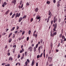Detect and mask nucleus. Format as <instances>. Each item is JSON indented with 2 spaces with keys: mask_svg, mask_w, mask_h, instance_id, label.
<instances>
[{
  "mask_svg": "<svg viewBox=\"0 0 66 66\" xmlns=\"http://www.w3.org/2000/svg\"><path fill=\"white\" fill-rule=\"evenodd\" d=\"M53 26L54 27L53 30L54 31H55V29H56V27H57V24L56 23L55 25V24H53Z\"/></svg>",
  "mask_w": 66,
  "mask_h": 66,
  "instance_id": "1",
  "label": "nucleus"
},
{
  "mask_svg": "<svg viewBox=\"0 0 66 66\" xmlns=\"http://www.w3.org/2000/svg\"><path fill=\"white\" fill-rule=\"evenodd\" d=\"M51 36H54L55 35H56V32H54L52 34L51 33Z\"/></svg>",
  "mask_w": 66,
  "mask_h": 66,
  "instance_id": "2",
  "label": "nucleus"
},
{
  "mask_svg": "<svg viewBox=\"0 0 66 66\" xmlns=\"http://www.w3.org/2000/svg\"><path fill=\"white\" fill-rule=\"evenodd\" d=\"M20 16V13L18 14V13H16L15 16V18H17V17H19Z\"/></svg>",
  "mask_w": 66,
  "mask_h": 66,
  "instance_id": "3",
  "label": "nucleus"
},
{
  "mask_svg": "<svg viewBox=\"0 0 66 66\" xmlns=\"http://www.w3.org/2000/svg\"><path fill=\"white\" fill-rule=\"evenodd\" d=\"M57 19L55 18V17H54V22L55 23V22H57Z\"/></svg>",
  "mask_w": 66,
  "mask_h": 66,
  "instance_id": "4",
  "label": "nucleus"
},
{
  "mask_svg": "<svg viewBox=\"0 0 66 66\" xmlns=\"http://www.w3.org/2000/svg\"><path fill=\"white\" fill-rule=\"evenodd\" d=\"M33 49V48L31 46L29 48H28V50H29V51H30V52H31L32 51V50Z\"/></svg>",
  "mask_w": 66,
  "mask_h": 66,
  "instance_id": "5",
  "label": "nucleus"
},
{
  "mask_svg": "<svg viewBox=\"0 0 66 66\" xmlns=\"http://www.w3.org/2000/svg\"><path fill=\"white\" fill-rule=\"evenodd\" d=\"M35 11L36 12H37L38 11V9L37 8H36V9H35Z\"/></svg>",
  "mask_w": 66,
  "mask_h": 66,
  "instance_id": "6",
  "label": "nucleus"
},
{
  "mask_svg": "<svg viewBox=\"0 0 66 66\" xmlns=\"http://www.w3.org/2000/svg\"><path fill=\"white\" fill-rule=\"evenodd\" d=\"M34 52H35L36 51V47H34Z\"/></svg>",
  "mask_w": 66,
  "mask_h": 66,
  "instance_id": "7",
  "label": "nucleus"
},
{
  "mask_svg": "<svg viewBox=\"0 0 66 66\" xmlns=\"http://www.w3.org/2000/svg\"><path fill=\"white\" fill-rule=\"evenodd\" d=\"M22 20V18L21 17L19 19V22H20Z\"/></svg>",
  "mask_w": 66,
  "mask_h": 66,
  "instance_id": "8",
  "label": "nucleus"
},
{
  "mask_svg": "<svg viewBox=\"0 0 66 66\" xmlns=\"http://www.w3.org/2000/svg\"><path fill=\"white\" fill-rule=\"evenodd\" d=\"M15 27H13L12 29L11 30V31H14V29H15Z\"/></svg>",
  "mask_w": 66,
  "mask_h": 66,
  "instance_id": "9",
  "label": "nucleus"
},
{
  "mask_svg": "<svg viewBox=\"0 0 66 66\" xmlns=\"http://www.w3.org/2000/svg\"><path fill=\"white\" fill-rule=\"evenodd\" d=\"M16 2V0H13L12 2V3H15Z\"/></svg>",
  "mask_w": 66,
  "mask_h": 66,
  "instance_id": "10",
  "label": "nucleus"
},
{
  "mask_svg": "<svg viewBox=\"0 0 66 66\" xmlns=\"http://www.w3.org/2000/svg\"><path fill=\"white\" fill-rule=\"evenodd\" d=\"M10 11L9 10H8L6 12H5V14H6V15H7V14L8 13H9V11Z\"/></svg>",
  "mask_w": 66,
  "mask_h": 66,
  "instance_id": "11",
  "label": "nucleus"
},
{
  "mask_svg": "<svg viewBox=\"0 0 66 66\" xmlns=\"http://www.w3.org/2000/svg\"><path fill=\"white\" fill-rule=\"evenodd\" d=\"M15 15H16V14L15 13H14L12 15V18H14V16H15Z\"/></svg>",
  "mask_w": 66,
  "mask_h": 66,
  "instance_id": "12",
  "label": "nucleus"
},
{
  "mask_svg": "<svg viewBox=\"0 0 66 66\" xmlns=\"http://www.w3.org/2000/svg\"><path fill=\"white\" fill-rule=\"evenodd\" d=\"M11 42H12V39H9V43H11Z\"/></svg>",
  "mask_w": 66,
  "mask_h": 66,
  "instance_id": "13",
  "label": "nucleus"
},
{
  "mask_svg": "<svg viewBox=\"0 0 66 66\" xmlns=\"http://www.w3.org/2000/svg\"><path fill=\"white\" fill-rule=\"evenodd\" d=\"M31 66H33L34 65V61H32V63H31Z\"/></svg>",
  "mask_w": 66,
  "mask_h": 66,
  "instance_id": "14",
  "label": "nucleus"
},
{
  "mask_svg": "<svg viewBox=\"0 0 66 66\" xmlns=\"http://www.w3.org/2000/svg\"><path fill=\"white\" fill-rule=\"evenodd\" d=\"M28 63V62L26 61L25 62V65L26 66H27Z\"/></svg>",
  "mask_w": 66,
  "mask_h": 66,
  "instance_id": "15",
  "label": "nucleus"
},
{
  "mask_svg": "<svg viewBox=\"0 0 66 66\" xmlns=\"http://www.w3.org/2000/svg\"><path fill=\"white\" fill-rule=\"evenodd\" d=\"M9 60L10 61V60H11V61H12L13 60V58H12L10 57L9 59Z\"/></svg>",
  "mask_w": 66,
  "mask_h": 66,
  "instance_id": "16",
  "label": "nucleus"
},
{
  "mask_svg": "<svg viewBox=\"0 0 66 66\" xmlns=\"http://www.w3.org/2000/svg\"><path fill=\"white\" fill-rule=\"evenodd\" d=\"M36 18L37 19H39V18H40V16H37Z\"/></svg>",
  "mask_w": 66,
  "mask_h": 66,
  "instance_id": "17",
  "label": "nucleus"
},
{
  "mask_svg": "<svg viewBox=\"0 0 66 66\" xmlns=\"http://www.w3.org/2000/svg\"><path fill=\"white\" fill-rule=\"evenodd\" d=\"M49 12V14H48V15H50L51 14V13L50 12V10H49L48 11Z\"/></svg>",
  "mask_w": 66,
  "mask_h": 66,
  "instance_id": "18",
  "label": "nucleus"
},
{
  "mask_svg": "<svg viewBox=\"0 0 66 66\" xmlns=\"http://www.w3.org/2000/svg\"><path fill=\"white\" fill-rule=\"evenodd\" d=\"M27 17L26 15H24L23 17V19H24V18H25L26 17Z\"/></svg>",
  "mask_w": 66,
  "mask_h": 66,
  "instance_id": "19",
  "label": "nucleus"
},
{
  "mask_svg": "<svg viewBox=\"0 0 66 66\" xmlns=\"http://www.w3.org/2000/svg\"><path fill=\"white\" fill-rule=\"evenodd\" d=\"M51 16H52V15L51 14L48 18V19H49V18H50L51 17Z\"/></svg>",
  "mask_w": 66,
  "mask_h": 66,
  "instance_id": "20",
  "label": "nucleus"
},
{
  "mask_svg": "<svg viewBox=\"0 0 66 66\" xmlns=\"http://www.w3.org/2000/svg\"><path fill=\"white\" fill-rule=\"evenodd\" d=\"M38 44H37L36 46V48H37L38 47Z\"/></svg>",
  "mask_w": 66,
  "mask_h": 66,
  "instance_id": "21",
  "label": "nucleus"
},
{
  "mask_svg": "<svg viewBox=\"0 0 66 66\" xmlns=\"http://www.w3.org/2000/svg\"><path fill=\"white\" fill-rule=\"evenodd\" d=\"M50 3V2L49 1H48L47 2V4H49Z\"/></svg>",
  "mask_w": 66,
  "mask_h": 66,
  "instance_id": "22",
  "label": "nucleus"
},
{
  "mask_svg": "<svg viewBox=\"0 0 66 66\" xmlns=\"http://www.w3.org/2000/svg\"><path fill=\"white\" fill-rule=\"evenodd\" d=\"M62 39H65V36H63L62 37Z\"/></svg>",
  "mask_w": 66,
  "mask_h": 66,
  "instance_id": "23",
  "label": "nucleus"
},
{
  "mask_svg": "<svg viewBox=\"0 0 66 66\" xmlns=\"http://www.w3.org/2000/svg\"><path fill=\"white\" fill-rule=\"evenodd\" d=\"M27 61L28 62V63H30V60H29L28 59L27 60Z\"/></svg>",
  "mask_w": 66,
  "mask_h": 66,
  "instance_id": "24",
  "label": "nucleus"
},
{
  "mask_svg": "<svg viewBox=\"0 0 66 66\" xmlns=\"http://www.w3.org/2000/svg\"><path fill=\"white\" fill-rule=\"evenodd\" d=\"M13 36L12 37L13 38H15V34H13Z\"/></svg>",
  "mask_w": 66,
  "mask_h": 66,
  "instance_id": "25",
  "label": "nucleus"
},
{
  "mask_svg": "<svg viewBox=\"0 0 66 66\" xmlns=\"http://www.w3.org/2000/svg\"><path fill=\"white\" fill-rule=\"evenodd\" d=\"M26 5L27 6H29V3L27 2L26 4Z\"/></svg>",
  "mask_w": 66,
  "mask_h": 66,
  "instance_id": "26",
  "label": "nucleus"
},
{
  "mask_svg": "<svg viewBox=\"0 0 66 66\" xmlns=\"http://www.w3.org/2000/svg\"><path fill=\"white\" fill-rule=\"evenodd\" d=\"M3 4H4L5 5H6L7 4V3H6V2H4Z\"/></svg>",
  "mask_w": 66,
  "mask_h": 66,
  "instance_id": "27",
  "label": "nucleus"
},
{
  "mask_svg": "<svg viewBox=\"0 0 66 66\" xmlns=\"http://www.w3.org/2000/svg\"><path fill=\"white\" fill-rule=\"evenodd\" d=\"M40 57V56H39V55H38L37 56V59H38V58H39Z\"/></svg>",
  "mask_w": 66,
  "mask_h": 66,
  "instance_id": "28",
  "label": "nucleus"
},
{
  "mask_svg": "<svg viewBox=\"0 0 66 66\" xmlns=\"http://www.w3.org/2000/svg\"><path fill=\"white\" fill-rule=\"evenodd\" d=\"M33 18H31V19L30 20L31 22H32V21H33Z\"/></svg>",
  "mask_w": 66,
  "mask_h": 66,
  "instance_id": "29",
  "label": "nucleus"
},
{
  "mask_svg": "<svg viewBox=\"0 0 66 66\" xmlns=\"http://www.w3.org/2000/svg\"><path fill=\"white\" fill-rule=\"evenodd\" d=\"M12 14H13V12H11L10 13V16H11V15H12Z\"/></svg>",
  "mask_w": 66,
  "mask_h": 66,
  "instance_id": "30",
  "label": "nucleus"
},
{
  "mask_svg": "<svg viewBox=\"0 0 66 66\" xmlns=\"http://www.w3.org/2000/svg\"><path fill=\"white\" fill-rule=\"evenodd\" d=\"M29 37H28L27 38V40L28 41L29 40Z\"/></svg>",
  "mask_w": 66,
  "mask_h": 66,
  "instance_id": "31",
  "label": "nucleus"
},
{
  "mask_svg": "<svg viewBox=\"0 0 66 66\" xmlns=\"http://www.w3.org/2000/svg\"><path fill=\"white\" fill-rule=\"evenodd\" d=\"M6 64L4 63H3L2 64V65H3V66H4V65H5Z\"/></svg>",
  "mask_w": 66,
  "mask_h": 66,
  "instance_id": "32",
  "label": "nucleus"
},
{
  "mask_svg": "<svg viewBox=\"0 0 66 66\" xmlns=\"http://www.w3.org/2000/svg\"><path fill=\"white\" fill-rule=\"evenodd\" d=\"M31 32V31L29 30V35H30V34Z\"/></svg>",
  "mask_w": 66,
  "mask_h": 66,
  "instance_id": "33",
  "label": "nucleus"
},
{
  "mask_svg": "<svg viewBox=\"0 0 66 66\" xmlns=\"http://www.w3.org/2000/svg\"><path fill=\"white\" fill-rule=\"evenodd\" d=\"M6 34V33H5L4 32L2 34V35H5Z\"/></svg>",
  "mask_w": 66,
  "mask_h": 66,
  "instance_id": "34",
  "label": "nucleus"
},
{
  "mask_svg": "<svg viewBox=\"0 0 66 66\" xmlns=\"http://www.w3.org/2000/svg\"><path fill=\"white\" fill-rule=\"evenodd\" d=\"M43 53H42V54H41L40 56V57H42V55H43Z\"/></svg>",
  "mask_w": 66,
  "mask_h": 66,
  "instance_id": "35",
  "label": "nucleus"
},
{
  "mask_svg": "<svg viewBox=\"0 0 66 66\" xmlns=\"http://www.w3.org/2000/svg\"><path fill=\"white\" fill-rule=\"evenodd\" d=\"M40 47L39 46V49H38V50H39V51H40Z\"/></svg>",
  "mask_w": 66,
  "mask_h": 66,
  "instance_id": "36",
  "label": "nucleus"
},
{
  "mask_svg": "<svg viewBox=\"0 0 66 66\" xmlns=\"http://www.w3.org/2000/svg\"><path fill=\"white\" fill-rule=\"evenodd\" d=\"M40 42L41 44H42V42H43V39H41L40 40Z\"/></svg>",
  "mask_w": 66,
  "mask_h": 66,
  "instance_id": "37",
  "label": "nucleus"
},
{
  "mask_svg": "<svg viewBox=\"0 0 66 66\" xmlns=\"http://www.w3.org/2000/svg\"><path fill=\"white\" fill-rule=\"evenodd\" d=\"M20 57V55H19V54L18 55V59H19V57Z\"/></svg>",
  "mask_w": 66,
  "mask_h": 66,
  "instance_id": "38",
  "label": "nucleus"
},
{
  "mask_svg": "<svg viewBox=\"0 0 66 66\" xmlns=\"http://www.w3.org/2000/svg\"><path fill=\"white\" fill-rule=\"evenodd\" d=\"M24 33H25V32H24V31H23L22 34V35H23L24 34Z\"/></svg>",
  "mask_w": 66,
  "mask_h": 66,
  "instance_id": "39",
  "label": "nucleus"
},
{
  "mask_svg": "<svg viewBox=\"0 0 66 66\" xmlns=\"http://www.w3.org/2000/svg\"><path fill=\"white\" fill-rule=\"evenodd\" d=\"M23 4H22L21 6V9H22V7H23Z\"/></svg>",
  "mask_w": 66,
  "mask_h": 66,
  "instance_id": "40",
  "label": "nucleus"
},
{
  "mask_svg": "<svg viewBox=\"0 0 66 66\" xmlns=\"http://www.w3.org/2000/svg\"><path fill=\"white\" fill-rule=\"evenodd\" d=\"M44 56V57H45V53H43Z\"/></svg>",
  "mask_w": 66,
  "mask_h": 66,
  "instance_id": "41",
  "label": "nucleus"
},
{
  "mask_svg": "<svg viewBox=\"0 0 66 66\" xmlns=\"http://www.w3.org/2000/svg\"><path fill=\"white\" fill-rule=\"evenodd\" d=\"M19 40H20L21 39H22V38H19Z\"/></svg>",
  "mask_w": 66,
  "mask_h": 66,
  "instance_id": "42",
  "label": "nucleus"
},
{
  "mask_svg": "<svg viewBox=\"0 0 66 66\" xmlns=\"http://www.w3.org/2000/svg\"><path fill=\"white\" fill-rule=\"evenodd\" d=\"M7 45H6L5 46V49H6V48H7Z\"/></svg>",
  "mask_w": 66,
  "mask_h": 66,
  "instance_id": "43",
  "label": "nucleus"
},
{
  "mask_svg": "<svg viewBox=\"0 0 66 66\" xmlns=\"http://www.w3.org/2000/svg\"><path fill=\"white\" fill-rule=\"evenodd\" d=\"M49 21V19L48 18L47 20V22H48Z\"/></svg>",
  "mask_w": 66,
  "mask_h": 66,
  "instance_id": "44",
  "label": "nucleus"
},
{
  "mask_svg": "<svg viewBox=\"0 0 66 66\" xmlns=\"http://www.w3.org/2000/svg\"><path fill=\"white\" fill-rule=\"evenodd\" d=\"M5 6V5H4V4H3L2 5V6H3V7H4Z\"/></svg>",
  "mask_w": 66,
  "mask_h": 66,
  "instance_id": "45",
  "label": "nucleus"
},
{
  "mask_svg": "<svg viewBox=\"0 0 66 66\" xmlns=\"http://www.w3.org/2000/svg\"><path fill=\"white\" fill-rule=\"evenodd\" d=\"M27 52H26L25 53V55L26 56V55H27Z\"/></svg>",
  "mask_w": 66,
  "mask_h": 66,
  "instance_id": "46",
  "label": "nucleus"
},
{
  "mask_svg": "<svg viewBox=\"0 0 66 66\" xmlns=\"http://www.w3.org/2000/svg\"><path fill=\"white\" fill-rule=\"evenodd\" d=\"M53 21L52 20L51 21V24H53Z\"/></svg>",
  "mask_w": 66,
  "mask_h": 66,
  "instance_id": "47",
  "label": "nucleus"
},
{
  "mask_svg": "<svg viewBox=\"0 0 66 66\" xmlns=\"http://www.w3.org/2000/svg\"><path fill=\"white\" fill-rule=\"evenodd\" d=\"M53 2L54 3H55L56 2V1H55V0H54L53 1Z\"/></svg>",
  "mask_w": 66,
  "mask_h": 66,
  "instance_id": "48",
  "label": "nucleus"
},
{
  "mask_svg": "<svg viewBox=\"0 0 66 66\" xmlns=\"http://www.w3.org/2000/svg\"><path fill=\"white\" fill-rule=\"evenodd\" d=\"M17 32H18V31H15L14 33H15L16 34H17Z\"/></svg>",
  "mask_w": 66,
  "mask_h": 66,
  "instance_id": "49",
  "label": "nucleus"
},
{
  "mask_svg": "<svg viewBox=\"0 0 66 66\" xmlns=\"http://www.w3.org/2000/svg\"><path fill=\"white\" fill-rule=\"evenodd\" d=\"M16 47V45H13V48H15Z\"/></svg>",
  "mask_w": 66,
  "mask_h": 66,
  "instance_id": "50",
  "label": "nucleus"
},
{
  "mask_svg": "<svg viewBox=\"0 0 66 66\" xmlns=\"http://www.w3.org/2000/svg\"><path fill=\"white\" fill-rule=\"evenodd\" d=\"M61 40V43L62 44V43H63V40L62 39Z\"/></svg>",
  "mask_w": 66,
  "mask_h": 66,
  "instance_id": "51",
  "label": "nucleus"
},
{
  "mask_svg": "<svg viewBox=\"0 0 66 66\" xmlns=\"http://www.w3.org/2000/svg\"><path fill=\"white\" fill-rule=\"evenodd\" d=\"M23 52V51H22V50H21L20 51V53H22Z\"/></svg>",
  "mask_w": 66,
  "mask_h": 66,
  "instance_id": "52",
  "label": "nucleus"
},
{
  "mask_svg": "<svg viewBox=\"0 0 66 66\" xmlns=\"http://www.w3.org/2000/svg\"><path fill=\"white\" fill-rule=\"evenodd\" d=\"M36 66H38V63L37 62L36 63Z\"/></svg>",
  "mask_w": 66,
  "mask_h": 66,
  "instance_id": "53",
  "label": "nucleus"
},
{
  "mask_svg": "<svg viewBox=\"0 0 66 66\" xmlns=\"http://www.w3.org/2000/svg\"><path fill=\"white\" fill-rule=\"evenodd\" d=\"M60 4H58L57 6L58 7H59V6H60Z\"/></svg>",
  "mask_w": 66,
  "mask_h": 66,
  "instance_id": "54",
  "label": "nucleus"
},
{
  "mask_svg": "<svg viewBox=\"0 0 66 66\" xmlns=\"http://www.w3.org/2000/svg\"><path fill=\"white\" fill-rule=\"evenodd\" d=\"M36 30H35L34 31V34H35V33H36Z\"/></svg>",
  "mask_w": 66,
  "mask_h": 66,
  "instance_id": "55",
  "label": "nucleus"
},
{
  "mask_svg": "<svg viewBox=\"0 0 66 66\" xmlns=\"http://www.w3.org/2000/svg\"><path fill=\"white\" fill-rule=\"evenodd\" d=\"M35 37L36 38V37H37V34H36V35H35Z\"/></svg>",
  "mask_w": 66,
  "mask_h": 66,
  "instance_id": "56",
  "label": "nucleus"
},
{
  "mask_svg": "<svg viewBox=\"0 0 66 66\" xmlns=\"http://www.w3.org/2000/svg\"><path fill=\"white\" fill-rule=\"evenodd\" d=\"M23 56H22V57L21 58V60H22V59H23Z\"/></svg>",
  "mask_w": 66,
  "mask_h": 66,
  "instance_id": "57",
  "label": "nucleus"
},
{
  "mask_svg": "<svg viewBox=\"0 0 66 66\" xmlns=\"http://www.w3.org/2000/svg\"><path fill=\"white\" fill-rule=\"evenodd\" d=\"M10 66V64H7V66Z\"/></svg>",
  "mask_w": 66,
  "mask_h": 66,
  "instance_id": "58",
  "label": "nucleus"
},
{
  "mask_svg": "<svg viewBox=\"0 0 66 66\" xmlns=\"http://www.w3.org/2000/svg\"><path fill=\"white\" fill-rule=\"evenodd\" d=\"M8 55H9H9H10V53H8Z\"/></svg>",
  "mask_w": 66,
  "mask_h": 66,
  "instance_id": "59",
  "label": "nucleus"
},
{
  "mask_svg": "<svg viewBox=\"0 0 66 66\" xmlns=\"http://www.w3.org/2000/svg\"><path fill=\"white\" fill-rule=\"evenodd\" d=\"M48 62H47L46 65H48Z\"/></svg>",
  "mask_w": 66,
  "mask_h": 66,
  "instance_id": "60",
  "label": "nucleus"
},
{
  "mask_svg": "<svg viewBox=\"0 0 66 66\" xmlns=\"http://www.w3.org/2000/svg\"><path fill=\"white\" fill-rule=\"evenodd\" d=\"M51 47H52V43L51 44Z\"/></svg>",
  "mask_w": 66,
  "mask_h": 66,
  "instance_id": "61",
  "label": "nucleus"
},
{
  "mask_svg": "<svg viewBox=\"0 0 66 66\" xmlns=\"http://www.w3.org/2000/svg\"><path fill=\"white\" fill-rule=\"evenodd\" d=\"M40 47V48H41V49H42V46H41Z\"/></svg>",
  "mask_w": 66,
  "mask_h": 66,
  "instance_id": "62",
  "label": "nucleus"
},
{
  "mask_svg": "<svg viewBox=\"0 0 66 66\" xmlns=\"http://www.w3.org/2000/svg\"><path fill=\"white\" fill-rule=\"evenodd\" d=\"M22 51H24V50H23V49L22 48Z\"/></svg>",
  "mask_w": 66,
  "mask_h": 66,
  "instance_id": "63",
  "label": "nucleus"
},
{
  "mask_svg": "<svg viewBox=\"0 0 66 66\" xmlns=\"http://www.w3.org/2000/svg\"><path fill=\"white\" fill-rule=\"evenodd\" d=\"M66 38L65 39L64 38V41H66Z\"/></svg>",
  "mask_w": 66,
  "mask_h": 66,
  "instance_id": "64",
  "label": "nucleus"
}]
</instances>
